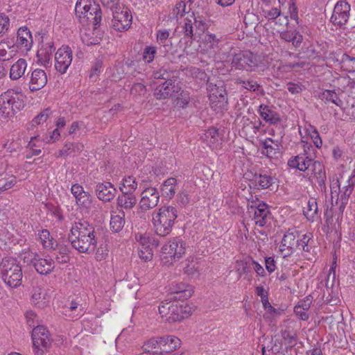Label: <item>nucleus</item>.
<instances>
[{
	"label": "nucleus",
	"mask_w": 355,
	"mask_h": 355,
	"mask_svg": "<svg viewBox=\"0 0 355 355\" xmlns=\"http://www.w3.org/2000/svg\"><path fill=\"white\" fill-rule=\"evenodd\" d=\"M178 180L175 178H168L160 186L162 196L167 199H172L176 193Z\"/></svg>",
	"instance_id": "obj_33"
},
{
	"label": "nucleus",
	"mask_w": 355,
	"mask_h": 355,
	"mask_svg": "<svg viewBox=\"0 0 355 355\" xmlns=\"http://www.w3.org/2000/svg\"><path fill=\"white\" fill-rule=\"evenodd\" d=\"M51 112L46 108L37 114L32 121L33 125H40L46 121Z\"/></svg>",
	"instance_id": "obj_60"
},
{
	"label": "nucleus",
	"mask_w": 355,
	"mask_h": 355,
	"mask_svg": "<svg viewBox=\"0 0 355 355\" xmlns=\"http://www.w3.org/2000/svg\"><path fill=\"white\" fill-rule=\"evenodd\" d=\"M33 44L32 34L26 26L20 27L17 33V40L15 45L22 51H29Z\"/></svg>",
	"instance_id": "obj_19"
},
{
	"label": "nucleus",
	"mask_w": 355,
	"mask_h": 355,
	"mask_svg": "<svg viewBox=\"0 0 355 355\" xmlns=\"http://www.w3.org/2000/svg\"><path fill=\"white\" fill-rule=\"evenodd\" d=\"M119 10H111L113 15L112 26L114 30L121 32L130 27L132 17L128 10H123L121 12Z\"/></svg>",
	"instance_id": "obj_16"
},
{
	"label": "nucleus",
	"mask_w": 355,
	"mask_h": 355,
	"mask_svg": "<svg viewBox=\"0 0 355 355\" xmlns=\"http://www.w3.org/2000/svg\"><path fill=\"white\" fill-rule=\"evenodd\" d=\"M83 146L80 144L67 143L64 145V148L60 150L56 155L58 157H66L72 152L79 153L82 151Z\"/></svg>",
	"instance_id": "obj_45"
},
{
	"label": "nucleus",
	"mask_w": 355,
	"mask_h": 355,
	"mask_svg": "<svg viewBox=\"0 0 355 355\" xmlns=\"http://www.w3.org/2000/svg\"><path fill=\"white\" fill-rule=\"evenodd\" d=\"M96 191L99 200L107 202L114 198L116 190L110 182H104L96 185Z\"/></svg>",
	"instance_id": "obj_28"
},
{
	"label": "nucleus",
	"mask_w": 355,
	"mask_h": 355,
	"mask_svg": "<svg viewBox=\"0 0 355 355\" xmlns=\"http://www.w3.org/2000/svg\"><path fill=\"white\" fill-rule=\"evenodd\" d=\"M157 54V47L154 46H146L144 49L142 60L146 63H151Z\"/></svg>",
	"instance_id": "obj_52"
},
{
	"label": "nucleus",
	"mask_w": 355,
	"mask_h": 355,
	"mask_svg": "<svg viewBox=\"0 0 355 355\" xmlns=\"http://www.w3.org/2000/svg\"><path fill=\"white\" fill-rule=\"evenodd\" d=\"M282 137V135H280L279 139L266 138L261 141L262 154L271 159H278L281 155L280 148Z\"/></svg>",
	"instance_id": "obj_18"
},
{
	"label": "nucleus",
	"mask_w": 355,
	"mask_h": 355,
	"mask_svg": "<svg viewBox=\"0 0 355 355\" xmlns=\"http://www.w3.org/2000/svg\"><path fill=\"white\" fill-rule=\"evenodd\" d=\"M66 315L69 313V316L72 319H77L82 316L84 313V307L76 301H71L69 306L66 308Z\"/></svg>",
	"instance_id": "obj_44"
},
{
	"label": "nucleus",
	"mask_w": 355,
	"mask_h": 355,
	"mask_svg": "<svg viewBox=\"0 0 355 355\" xmlns=\"http://www.w3.org/2000/svg\"><path fill=\"white\" fill-rule=\"evenodd\" d=\"M190 101V96L188 92L182 91L176 98L177 106L184 108L185 107Z\"/></svg>",
	"instance_id": "obj_59"
},
{
	"label": "nucleus",
	"mask_w": 355,
	"mask_h": 355,
	"mask_svg": "<svg viewBox=\"0 0 355 355\" xmlns=\"http://www.w3.org/2000/svg\"><path fill=\"white\" fill-rule=\"evenodd\" d=\"M73 53L68 46H62L55 54V68L61 74L65 73L71 64Z\"/></svg>",
	"instance_id": "obj_12"
},
{
	"label": "nucleus",
	"mask_w": 355,
	"mask_h": 355,
	"mask_svg": "<svg viewBox=\"0 0 355 355\" xmlns=\"http://www.w3.org/2000/svg\"><path fill=\"white\" fill-rule=\"evenodd\" d=\"M58 253L55 254V260L59 263H66L69 261V249L65 245H58Z\"/></svg>",
	"instance_id": "obj_49"
},
{
	"label": "nucleus",
	"mask_w": 355,
	"mask_h": 355,
	"mask_svg": "<svg viewBox=\"0 0 355 355\" xmlns=\"http://www.w3.org/2000/svg\"><path fill=\"white\" fill-rule=\"evenodd\" d=\"M192 308L184 302H162L159 306V313L162 318L169 323H173L188 318Z\"/></svg>",
	"instance_id": "obj_7"
},
{
	"label": "nucleus",
	"mask_w": 355,
	"mask_h": 355,
	"mask_svg": "<svg viewBox=\"0 0 355 355\" xmlns=\"http://www.w3.org/2000/svg\"><path fill=\"white\" fill-rule=\"evenodd\" d=\"M306 132L312 139L315 146L317 148H320L322 141L317 129L314 126L309 125V128L306 129Z\"/></svg>",
	"instance_id": "obj_53"
},
{
	"label": "nucleus",
	"mask_w": 355,
	"mask_h": 355,
	"mask_svg": "<svg viewBox=\"0 0 355 355\" xmlns=\"http://www.w3.org/2000/svg\"><path fill=\"white\" fill-rule=\"evenodd\" d=\"M322 99L326 102H331L337 106H341L343 101L339 98L334 90H324L321 94Z\"/></svg>",
	"instance_id": "obj_48"
},
{
	"label": "nucleus",
	"mask_w": 355,
	"mask_h": 355,
	"mask_svg": "<svg viewBox=\"0 0 355 355\" xmlns=\"http://www.w3.org/2000/svg\"><path fill=\"white\" fill-rule=\"evenodd\" d=\"M31 263L35 270L42 275L50 274L55 268V263L53 259L51 257L42 258L36 253L32 254Z\"/></svg>",
	"instance_id": "obj_17"
},
{
	"label": "nucleus",
	"mask_w": 355,
	"mask_h": 355,
	"mask_svg": "<svg viewBox=\"0 0 355 355\" xmlns=\"http://www.w3.org/2000/svg\"><path fill=\"white\" fill-rule=\"evenodd\" d=\"M33 349L35 355H43L52 344L49 331L44 326H37L32 331Z\"/></svg>",
	"instance_id": "obj_9"
},
{
	"label": "nucleus",
	"mask_w": 355,
	"mask_h": 355,
	"mask_svg": "<svg viewBox=\"0 0 355 355\" xmlns=\"http://www.w3.org/2000/svg\"><path fill=\"white\" fill-rule=\"evenodd\" d=\"M189 10H187V3L184 1L178 2L175 8L173 9L171 12V18L178 19L179 17H183L186 13H188Z\"/></svg>",
	"instance_id": "obj_51"
},
{
	"label": "nucleus",
	"mask_w": 355,
	"mask_h": 355,
	"mask_svg": "<svg viewBox=\"0 0 355 355\" xmlns=\"http://www.w3.org/2000/svg\"><path fill=\"white\" fill-rule=\"evenodd\" d=\"M46 83L47 76L44 70L36 69L32 71L29 82V88L32 92L42 89Z\"/></svg>",
	"instance_id": "obj_25"
},
{
	"label": "nucleus",
	"mask_w": 355,
	"mask_h": 355,
	"mask_svg": "<svg viewBox=\"0 0 355 355\" xmlns=\"http://www.w3.org/2000/svg\"><path fill=\"white\" fill-rule=\"evenodd\" d=\"M350 180H348V184L345 186L342 190H340L341 194L340 196V201L341 202L340 207H345L347 205L349 197L352 194L354 189V184H350Z\"/></svg>",
	"instance_id": "obj_50"
},
{
	"label": "nucleus",
	"mask_w": 355,
	"mask_h": 355,
	"mask_svg": "<svg viewBox=\"0 0 355 355\" xmlns=\"http://www.w3.org/2000/svg\"><path fill=\"white\" fill-rule=\"evenodd\" d=\"M254 182L261 189H264L272 186L276 182V178L267 172H262L259 175H255Z\"/></svg>",
	"instance_id": "obj_38"
},
{
	"label": "nucleus",
	"mask_w": 355,
	"mask_h": 355,
	"mask_svg": "<svg viewBox=\"0 0 355 355\" xmlns=\"http://www.w3.org/2000/svg\"><path fill=\"white\" fill-rule=\"evenodd\" d=\"M55 51L54 44L52 42L44 44L37 51V56L40 62L44 67L51 65V60L53 52Z\"/></svg>",
	"instance_id": "obj_31"
},
{
	"label": "nucleus",
	"mask_w": 355,
	"mask_h": 355,
	"mask_svg": "<svg viewBox=\"0 0 355 355\" xmlns=\"http://www.w3.org/2000/svg\"><path fill=\"white\" fill-rule=\"evenodd\" d=\"M288 166L293 168H297L300 171H306L310 166L313 167V174L320 187V191L327 193L325 184L326 173L320 162L314 161V158L310 155H297L291 157L288 161Z\"/></svg>",
	"instance_id": "obj_3"
},
{
	"label": "nucleus",
	"mask_w": 355,
	"mask_h": 355,
	"mask_svg": "<svg viewBox=\"0 0 355 355\" xmlns=\"http://www.w3.org/2000/svg\"><path fill=\"white\" fill-rule=\"evenodd\" d=\"M31 304L35 306L43 309L48 305L49 296L40 285H33L31 290Z\"/></svg>",
	"instance_id": "obj_22"
},
{
	"label": "nucleus",
	"mask_w": 355,
	"mask_h": 355,
	"mask_svg": "<svg viewBox=\"0 0 355 355\" xmlns=\"http://www.w3.org/2000/svg\"><path fill=\"white\" fill-rule=\"evenodd\" d=\"M299 233L295 230H288L284 235L279 251L284 258L292 255L297 249Z\"/></svg>",
	"instance_id": "obj_13"
},
{
	"label": "nucleus",
	"mask_w": 355,
	"mask_h": 355,
	"mask_svg": "<svg viewBox=\"0 0 355 355\" xmlns=\"http://www.w3.org/2000/svg\"><path fill=\"white\" fill-rule=\"evenodd\" d=\"M136 203L137 198L134 193L122 192V194L117 198L118 205L125 209H132Z\"/></svg>",
	"instance_id": "obj_39"
},
{
	"label": "nucleus",
	"mask_w": 355,
	"mask_h": 355,
	"mask_svg": "<svg viewBox=\"0 0 355 355\" xmlns=\"http://www.w3.org/2000/svg\"><path fill=\"white\" fill-rule=\"evenodd\" d=\"M232 67L236 70L253 71L258 67L256 55L250 51L235 53L232 59Z\"/></svg>",
	"instance_id": "obj_11"
},
{
	"label": "nucleus",
	"mask_w": 355,
	"mask_h": 355,
	"mask_svg": "<svg viewBox=\"0 0 355 355\" xmlns=\"http://www.w3.org/2000/svg\"><path fill=\"white\" fill-rule=\"evenodd\" d=\"M178 209L172 205L162 206L153 213L155 233L160 236L169 234L178 218Z\"/></svg>",
	"instance_id": "obj_2"
},
{
	"label": "nucleus",
	"mask_w": 355,
	"mask_h": 355,
	"mask_svg": "<svg viewBox=\"0 0 355 355\" xmlns=\"http://www.w3.org/2000/svg\"><path fill=\"white\" fill-rule=\"evenodd\" d=\"M137 187V183L135 181V178L132 176H128L123 179L122 186L120 187L121 192L131 193L136 190Z\"/></svg>",
	"instance_id": "obj_46"
},
{
	"label": "nucleus",
	"mask_w": 355,
	"mask_h": 355,
	"mask_svg": "<svg viewBox=\"0 0 355 355\" xmlns=\"http://www.w3.org/2000/svg\"><path fill=\"white\" fill-rule=\"evenodd\" d=\"M179 87L175 85L172 80H168L159 85L154 91V96L157 99H166L178 92Z\"/></svg>",
	"instance_id": "obj_23"
},
{
	"label": "nucleus",
	"mask_w": 355,
	"mask_h": 355,
	"mask_svg": "<svg viewBox=\"0 0 355 355\" xmlns=\"http://www.w3.org/2000/svg\"><path fill=\"white\" fill-rule=\"evenodd\" d=\"M194 291L193 288L188 284L184 283H178L171 288V294L173 295V298L182 302L191 297Z\"/></svg>",
	"instance_id": "obj_26"
},
{
	"label": "nucleus",
	"mask_w": 355,
	"mask_h": 355,
	"mask_svg": "<svg viewBox=\"0 0 355 355\" xmlns=\"http://www.w3.org/2000/svg\"><path fill=\"white\" fill-rule=\"evenodd\" d=\"M193 20L196 30L198 31L199 33H205L209 28V21L202 16L195 17H193Z\"/></svg>",
	"instance_id": "obj_55"
},
{
	"label": "nucleus",
	"mask_w": 355,
	"mask_h": 355,
	"mask_svg": "<svg viewBox=\"0 0 355 355\" xmlns=\"http://www.w3.org/2000/svg\"><path fill=\"white\" fill-rule=\"evenodd\" d=\"M234 84L240 86L241 88L250 92H256L261 89V85L254 79L245 80L242 77L234 79Z\"/></svg>",
	"instance_id": "obj_41"
},
{
	"label": "nucleus",
	"mask_w": 355,
	"mask_h": 355,
	"mask_svg": "<svg viewBox=\"0 0 355 355\" xmlns=\"http://www.w3.org/2000/svg\"><path fill=\"white\" fill-rule=\"evenodd\" d=\"M139 255L144 261H148L153 259V249L150 247H139Z\"/></svg>",
	"instance_id": "obj_61"
},
{
	"label": "nucleus",
	"mask_w": 355,
	"mask_h": 355,
	"mask_svg": "<svg viewBox=\"0 0 355 355\" xmlns=\"http://www.w3.org/2000/svg\"><path fill=\"white\" fill-rule=\"evenodd\" d=\"M78 206L89 209L92 207V197L88 192L84 193L76 200Z\"/></svg>",
	"instance_id": "obj_54"
},
{
	"label": "nucleus",
	"mask_w": 355,
	"mask_h": 355,
	"mask_svg": "<svg viewBox=\"0 0 355 355\" xmlns=\"http://www.w3.org/2000/svg\"><path fill=\"white\" fill-rule=\"evenodd\" d=\"M187 261H188V264L184 268V272L191 277L197 276L200 269L198 263L193 259L191 261L187 259Z\"/></svg>",
	"instance_id": "obj_56"
},
{
	"label": "nucleus",
	"mask_w": 355,
	"mask_h": 355,
	"mask_svg": "<svg viewBox=\"0 0 355 355\" xmlns=\"http://www.w3.org/2000/svg\"><path fill=\"white\" fill-rule=\"evenodd\" d=\"M171 30L166 28H160L156 32V40L157 42L163 48H164L165 51H168L170 49V46L172 45L171 41L169 39H171Z\"/></svg>",
	"instance_id": "obj_37"
},
{
	"label": "nucleus",
	"mask_w": 355,
	"mask_h": 355,
	"mask_svg": "<svg viewBox=\"0 0 355 355\" xmlns=\"http://www.w3.org/2000/svg\"><path fill=\"white\" fill-rule=\"evenodd\" d=\"M15 45L9 41H1L0 42V62L9 61L15 55Z\"/></svg>",
	"instance_id": "obj_35"
},
{
	"label": "nucleus",
	"mask_w": 355,
	"mask_h": 355,
	"mask_svg": "<svg viewBox=\"0 0 355 355\" xmlns=\"http://www.w3.org/2000/svg\"><path fill=\"white\" fill-rule=\"evenodd\" d=\"M336 62H338L340 67L348 73L355 72V57L351 56L347 53L338 52L336 53Z\"/></svg>",
	"instance_id": "obj_30"
},
{
	"label": "nucleus",
	"mask_w": 355,
	"mask_h": 355,
	"mask_svg": "<svg viewBox=\"0 0 355 355\" xmlns=\"http://www.w3.org/2000/svg\"><path fill=\"white\" fill-rule=\"evenodd\" d=\"M16 183L15 176L7 173H0V194L13 187Z\"/></svg>",
	"instance_id": "obj_43"
},
{
	"label": "nucleus",
	"mask_w": 355,
	"mask_h": 355,
	"mask_svg": "<svg viewBox=\"0 0 355 355\" xmlns=\"http://www.w3.org/2000/svg\"><path fill=\"white\" fill-rule=\"evenodd\" d=\"M24 105V96L21 92L7 90L0 95V119L13 117Z\"/></svg>",
	"instance_id": "obj_4"
},
{
	"label": "nucleus",
	"mask_w": 355,
	"mask_h": 355,
	"mask_svg": "<svg viewBox=\"0 0 355 355\" xmlns=\"http://www.w3.org/2000/svg\"><path fill=\"white\" fill-rule=\"evenodd\" d=\"M161 337H153L146 341L144 345V351L154 353H161L160 342Z\"/></svg>",
	"instance_id": "obj_47"
},
{
	"label": "nucleus",
	"mask_w": 355,
	"mask_h": 355,
	"mask_svg": "<svg viewBox=\"0 0 355 355\" xmlns=\"http://www.w3.org/2000/svg\"><path fill=\"white\" fill-rule=\"evenodd\" d=\"M146 92V87L140 83H135L131 89L130 93L135 96H144Z\"/></svg>",
	"instance_id": "obj_62"
},
{
	"label": "nucleus",
	"mask_w": 355,
	"mask_h": 355,
	"mask_svg": "<svg viewBox=\"0 0 355 355\" xmlns=\"http://www.w3.org/2000/svg\"><path fill=\"white\" fill-rule=\"evenodd\" d=\"M193 23L191 19H186L184 24L182 27L183 32L185 36L192 38L193 33Z\"/></svg>",
	"instance_id": "obj_64"
},
{
	"label": "nucleus",
	"mask_w": 355,
	"mask_h": 355,
	"mask_svg": "<svg viewBox=\"0 0 355 355\" xmlns=\"http://www.w3.org/2000/svg\"><path fill=\"white\" fill-rule=\"evenodd\" d=\"M68 239L71 246L80 253H93L98 238L95 227L87 220L75 222L71 227Z\"/></svg>",
	"instance_id": "obj_1"
},
{
	"label": "nucleus",
	"mask_w": 355,
	"mask_h": 355,
	"mask_svg": "<svg viewBox=\"0 0 355 355\" xmlns=\"http://www.w3.org/2000/svg\"><path fill=\"white\" fill-rule=\"evenodd\" d=\"M159 201V193L155 187H147L141 193V209L145 211L155 207Z\"/></svg>",
	"instance_id": "obj_15"
},
{
	"label": "nucleus",
	"mask_w": 355,
	"mask_h": 355,
	"mask_svg": "<svg viewBox=\"0 0 355 355\" xmlns=\"http://www.w3.org/2000/svg\"><path fill=\"white\" fill-rule=\"evenodd\" d=\"M222 37L209 32L205 33L202 39V46L207 53L215 54L220 49V42Z\"/></svg>",
	"instance_id": "obj_21"
},
{
	"label": "nucleus",
	"mask_w": 355,
	"mask_h": 355,
	"mask_svg": "<svg viewBox=\"0 0 355 355\" xmlns=\"http://www.w3.org/2000/svg\"><path fill=\"white\" fill-rule=\"evenodd\" d=\"M210 105L216 112H222L227 106V92L222 81L213 84L209 83L207 86Z\"/></svg>",
	"instance_id": "obj_8"
},
{
	"label": "nucleus",
	"mask_w": 355,
	"mask_h": 355,
	"mask_svg": "<svg viewBox=\"0 0 355 355\" xmlns=\"http://www.w3.org/2000/svg\"><path fill=\"white\" fill-rule=\"evenodd\" d=\"M318 207L315 198H311L308 200L306 206L304 207L303 214L311 221H314L318 217Z\"/></svg>",
	"instance_id": "obj_40"
},
{
	"label": "nucleus",
	"mask_w": 355,
	"mask_h": 355,
	"mask_svg": "<svg viewBox=\"0 0 355 355\" xmlns=\"http://www.w3.org/2000/svg\"><path fill=\"white\" fill-rule=\"evenodd\" d=\"M257 112L266 123L276 124L280 121L279 114L268 105H260Z\"/></svg>",
	"instance_id": "obj_29"
},
{
	"label": "nucleus",
	"mask_w": 355,
	"mask_h": 355,
	"mask_svg": "<svg viewBox=\"0 0 355 355\" xmlns=\"http://www.w3.org/2000/svg\"><path fill=\"white\" fill-rule=\"evenodd\" d=\"M119 1L120 0H100L103 6L110 10H120Z\"/></svg>",
	"instance_id": "obj_63"
},
{
	"label": "nucleus",
	"mask_w": 355,
	"mask_h": 355,
	"mask_svg": "<svg viewBox=\"0 0 355 355\" xmlns=\"http://www.w3.org/2000/svg\"><path fill=\"white\" fill-rule=\"evenodd\" d=\"M313 236L312 233L307 232L306 234L297 236V249H299L303 252V256L306 257L307 259H311L309 257V255L312 254L313 252Z\"/></svg>",
	"instance_id": "obj_24"
},
{
	"label": "nucleus",
	"mask_w": 355,
	"mask_h": 355,
	"mask_svg": "<svg viewBox=\"0 0 355 355\" xmlns=\"http://www.w3.org/2000/svg\"><path fill=\"white\" fill-rule=\"evenodd\" d=\"M94 33L89 32L85 33L81 35V40L83 42L87 45H95L100 42L101 39L96 36H93Z\"/></svg>",
	"instance_id": "obj_58"
},
{
	"label": "nucleus",
	"mask_w": 355,
	"mask_h": 355,
	"mask_svg": "<svg viewBox=\"0 0 355 355\" xmlns=\"http://www.w3.org/2000/svg\"><path fill=\"white\" fill-rule=\"evenodd\" d=\"M160 342V354L162 355L176 350L182 343L180 338L173 335L162 336Z\"/></svg>",
	"instance_id": "obj_27"
},
{
	"label": "nucleus",
	"mask_w": 355,
	"mask_h": 355,
	"mask_svg": "<svg viewBox=\"0 0 355 355\" xmlns=\"http://www.w3.org/2000/svg\"><path fill=\"white\" fill-rule=\"evenodd\" d=\"M10 21L9 17L0 13V37H3L9 31Z\"/></svg>",
	"instance_id": "obj_57"
},
{
	"label": "nucleus",
	"mask_w": 355,
	"mask_h": 355,
	"mask_svg": "<svg viewBox=\"0 0 355 355\" xmlns=\"http://www.w3.org/2000/svg\"><path fill=\"white\" fill-rule=\"evenodd\" d=\"M350 5L345 1H339L334 6L331 21L336 26L345 25L349 17Z\"/></svg>",
	"instance_id": "obj_14"
},
{
	"label": "nucleus",
	"mask_w": 355,
	"mask_h": 355,
	"mask_svg": "<svg viewBox=\"0 0 355 355\" xmlns=\"http://www.w3.org/2000/svg\"><path fill=\"white\" fill-rule=\"evenodd\" d=\"M75 11L82 24H92L94 29L99 26L102 12L98 4L91 0H78L76 4Z\"/></svg>",
	"instance_id": "obj_5"
},
{
	"label": "nucleus",
	"mask_w": 355,
	"mask_h": 355,
	"mask_svg": "<svg viewBox=\"0 0 355 355\" xmlns=\"http://www.w3.org/2000/svg\"><path fill=\"white\" fill-rule=\"evenodd\" d=\"M38 238L42 247L46 250H54L58 243L48 230H42L38 233Z\"/></svg>",
	"instance_id": "obj_34"
},
{
	"label": "nucleus",
	"mask_w": 355,
	"mask_h": 355,
	"mask_svg": "<svg viewBox=\"0 0 355 355\" xmlns=\"http://www.w3.org/2000/svg\"><path fill=\"white\" fill-rule=\"evenodd\" d=\"M281 39L292 42L293 46H299L302 41V36L296 31H285L280 33Z\"/></svg>",
	"instance_id": "obj_42"
},
{
	"label": "nucleus",
	"mask_w": 355,
	"mask_h": 355,
	"mask_svg": "<svg viewBox=\"0 0 355 355\" xmlns=\"http://www.w3.org/2000/svg\"><path fill=\"white\" fill-rule=\"evenodd\" d=\"M27 62L24 58L18 59L10 68L9 77L12 80H17L22 78L27 69Z\"/></svg>",
	"instance_id": "obj_32"
},
{
	"label": "nucleus",
	"mask_w": 355,
	"mask_h": 355,
	"mask_svg": "<svg viewBox=\"0 0 355 355\" xmlns=\"http://www.w3.org/2000/svg\"><path fill=\"white\" fill-rule=\"evenodd\" d=\"M0 269L1 279L7 286L17 288L21 286L23 272L21 266L17 259L11 257L3 259Z\"/></svg>",
	"instance_id": "obj_6"
},
{
	"label": "nucleus",
	"mask_w": 355,
	"mask_h": 355,
	"mask_svg": "<svg viewBox=\"0 0 355 355\" xmlns=\"http://www.w3.org/2000/svg\"><path fill=\"white\" fill-rule=\"evenodd\" d=\"M251 211H253V220L259 227H264L269 218L270 214L269 207L264 202H260L251 206Z\"/></svg>",
	"instance_id": "obj_20"
},
{
	"label": "nucleus",
	"mask_w": 355,
	"mask_h": 355,
	"mask_svg": "<svg viewBox=\"0 0 355 355\" xmlns=\"http://www.w3.org/2000/svg\"><path fill=\"white\" fill-rule=\"evenodd\" d=\"M125 225V212L119 210L111 216L110 229L113 232L118 233L122 230Z\"/></svg>",
	"instance_id": "obj_36"
},
{
	"label": "nucleus",
	"mask_w": 355,
	"mask_h": 355,
	"mask_svg": "<svg viewBox=\"0 0 355 355\" xmlns=\"http://www.w3.org/2000/svg\"><path fill=\"white\" fill-rule=\"evenodd\" d=\"M186 249L185 241L179 237H174L162 246L161 252L163 259L170 258L171 261H175L185 254Z\"/></svg>",
	"instance_id": "obj_10"
}]
</instances>
